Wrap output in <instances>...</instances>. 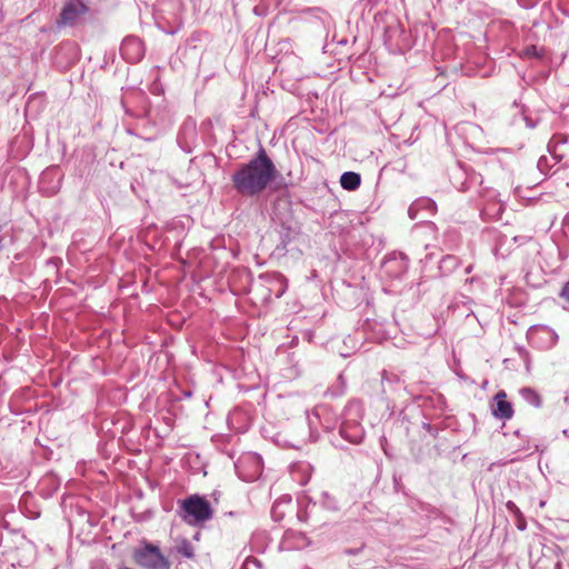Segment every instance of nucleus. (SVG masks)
<instances>
[{
  "instance_id": "nucleus-10",
  "label": "nucleus",
  "mask_w": 569,
  "mask_h": 569,
  "mask_svg": "<svg viewBox=\"0 0 569 569\" xmlns=\"http://www.w3.org/2000/svg\"><path fill=\"white\" fill-rule=\"evenodd\" d=\"M383 272L395 279L403 276L408 270V258L403 253H392L382 263Z\"/></svg>"
},
{
  "instance_id": "nucleus-26",
  "label": "nucleus",
  "mask_w": 569,
  "mask_h": 569,
  "mask_svg": "<svg viewBox=\"0 0 569 569\" xmlns=\"http://www.w3.org/2000/svg\"><path fill=\"white\" fill-rule=\"evenodd\" d=\"M527 53L528 54H531V53L535 54L536 53V48L531 47V48L527 49Z\"/></svg>"
},
{
  "instance_id": "nucleus-29",
  "label": "nucleus",
  "mask_w": 569,
  "mask_h": 569,
  "mask_svg": "<svg viewBox=\"0 0 569 569\" xmlns=\"http://www.w3.org/2000/svg\"><path fill=\"white\" fill-rule=\"evenodd\" d=\"M346 552H347V553H349V555H353V553H356L357 551H355V550H352V549H349V550H347Z\"/></svg>"
},
{
  "instance_id": "nucleus-28",
  "label": "nucleus",
  "mask_w": 569,
  "mask_h": 569,
  "mask_svg": "<svg viewBox=\"0 0 569 569\" xmlns=\"http://www.w3.org/2000/svg\"><path fill=\"white\" fill-rule=\"evenodd\" d=\"M279 506H280V503H277V505H274V506H273V508H272V512H273V513H276V511H277V509H278V507H279Z\"/></svg>"
},
{
  "instance_id": "nucleus-4",
  "label": "nucleus",
  "mask_w": 569,
  "mask_h": 569,
  "mask_svg": "<svg viewBox=\"0 0 569 569\" xmlns=\"http://www.w3.org/2000/svg\"><path fill=\"white\" fill-rule=\"evenodd\" d=\"M134 562L143 569H170V561L160 549L149 542H144L133 551Z\"/></svg>"
},
{
  "instance_id": "nucleus-25",
  "label": "nucleus",
  "mask_w": 569,
  "mask_h": 569,
  "mask_svg": "<svg viewBox=\"0 0 569 569\" xmlns=\"http://www.w3.org/2000/svg\"><path fill=\"white\" fill-rule=\"evenodd\" d=\"M321 423L327 430H331L335 428V423L330 422L329 420L321 421Z\"/></svg>"
},
{
  "instance_id": "nucleus-17",
  "label": "nucleus",
  "mask_w": 569,
  "mask_h": 569,
  "mask_svg": "<svg viewBox=\"0 0 569 569\" xmlns=\"http://www.w3.org/2000/svg\"><path fill=\"white\" fill-rule=\"evenodd\" d=\"M520 395L523 398L526 402L529 405L539 408L541 406V398L540 396L531 388H522L520 390Z\"/></svg>"
},
{
  "instance_id": "nucleus-12",
  "label": "nucleus",
  "mask_w": 569,
  "mask_h": 569,
  "mask_svg": "<svg viewBox=\"0 0 569 569\" xmlns=\"http://www.w3.org/2000/svg\"><path fill=\"white\" fill-rule=\"evenodd\" d=\"M506 398L505 391H499L493 398L492 413L501 420H508L513 416L512 406Z\"/></svg>"
},
{
  "instance_id": "nucleus-7",
  "label": "nucleus",
  "mask_w": 569,
  "mask_h": 569,
  "mask_svg": "<svg viewBox=\"0 0 569 569\" xmlns=\"http://www.w3.org/2000/svg\"><path fill=\"white\" fill-rule=\"evenodd\" d=\"M88 7L81 0H68L57 20L58 27H73L78 24L87 13Z\"/></svg>"
},
{
  "instance_id": "nucleus-16",
  "label": "nucleus",
  "mask_w": 569,
  "mask_h": 569,
  "mask_svg": "<svg viewBox=\"0 0 569 569\" xmlns=\"http://www.w3.org/2000/svg\"><path fill=\"white\" fill-rule=\"evenodd\" d=\"M174 550L178 555L191 559L194 557V548L187 539H180L176 542Z\"/></svg>"
},
{
  "instance_id": "nucleus-30",
  "label": "nucleus",
  "mask_w": 569,
  "mask_h": 569,
  "mask_svg": "<svg viewBox=\"0 0 569 569\" xmlns=\"http://www.w3.org/2000/svg\"><path fill=\"white\" fill-rule=\"evenodd\" d=\"M471 271V266H469L467 269H466V272L469 273Z\"/></svg>"
},
{
  "instance_id": "nucleus-27",
  "label": "nucleus",
  "mask_w": 569,
  "mask_h": 569,
  "mask_svg": "<svg viewBox=\"0 0 569 569\" xmlns=\"http://www.w3.org/2000/svg\"><path fill=\"white\" fill-rule=\"evenodd\" d=\"M526 122L529 128H535V123H532V121H529L528 118H526Z\"/></svg>"
},
{
  "instance_id": "nucleus-5",
  "label": "nucleus",
  "mask_w": 569,
  "mask_h": 569,
  "mask_svg": "<svg viewBox=\"0 0 569 569\" xmlns=\"http://www.w3.org/2000/svg\"><path fill=\"white\" fill-rule=\"evenodd\" d=\"M361 403L357 400L350 401L345 410V417L340 425V435L347 440L358 443L362 438V429L359 425L361 419Z\"/></svg>"
},
{
  "instance_id": "nucleus-2",
  "label": "nucleus",
  "mask_w": 569,
  "mask_h": 569,
  "mask_svg": "<svg viewBox=\"0 0 569 569\" xmlns=\"http://www.w3.org/2000/svg\"><path fill=\"white\" fill-rule=\"evenodd\" d=\"M183 3L181 0H159L157 3L156 22L167 34H174L181 27V13Z\"/></svg>"
},
{
  "instance_id": "nucleus-6",
  "label": "nucleus",
  "mask_w": 569,
  "mask_h": 569,
  "mask_svg": "<svg viewBox=\"0 0 569 569\" xmlns=\"http://www.w3.org/2000/svg\"><path fill=\"white\" fill-rule=\"evenodd\" d=\"M238 476L247 482L259 479L263 470L262 459L254 452H248L239 458L236 463Z\"/></svg>"
},
{
  "instance_id": "nucleus-3",
  "label": "nucleus",
  "mask_w": 569,
  "mask_h": 569,
  "mask_svg": "<svg viewBox=\"0 0 569 569\" xmlns=\"http://www.w3.org/2000/svg\"><path fill=\"white\" fill-rule=\"evenodd\" d=\"M212 516L210 502L201 496L192 495L180 502V517L189 525H202Z\"/></svg>"
},
{
  "instance_id": "nucleus-8",
  "label": "nucleus",
  "mask_w": 569,
  "mask_h": 569,
  "mask_svg": "<svg viewBox=\"0 0 569 569\" xmlns=\"http://www.w3.org/2000/svg\"><path fill=\"white\" fill-rule=\"evenodd\" d=\"M120 53L130 63L139 62L144 56L143 42L138 37L129 36L123 39Z\"/></svg>"
},
{
  "instance_id": "nucleus-9",
  "label": "nucleus",
  "mask_w": 569,
  "mask_h": 569,
  "mask_svg": "<svg viewBox=\"0 0 569 569\" xmlns=\"http://www.w3.org/2000/svg\"><path fill=\"white\" fill-rule=\"evenodd\" d=\"M531 340L540 349H551L558 342L556 331L547 326H536L530 329Z\"/></svg>"
},
{
  "instance_id": "nucleus-18",
  "label": "nucleus",
  "mask_w": 569,
  "mask_h": 569,
  "mask_svg": "<svg viewBox=\"0 0 569 569\" xmlns=\"http://www.w3.org/2000/svg\"><path fill=\"white\" fill-rule=\"evenodd\" d=\"M458 264H459V260L457 257L447 256V257L442 258V260L440 261L439 269L443 273H447V272H451L452 270H455L458 267Z\"/></svg>"
},
{
  "instance_id": "nucleus-21",
  "label": "nucleus",
  "mask_w": 569,
  "mask_h": 569,
  "mask_svg": "<svg viewBox=\"0 0 569 569\" xmlns=\"http://www.w3.org/2000/svg\"><path fill=\"white\" fill-rule=\"evenodd\" d=\"M190 131V132H194L196 130V122L193 120H187L184 123H183V131L187 132V131Z\"/></svg>"
},
{
  "instance_id": "nucleus-14",
  "label": "nucleus",
  "mask_w": 569,
  "mask_h": 569,
  "mask_svg": "<svg viewBox=\"0 0 569 569\" xmlns=\"http://www.w3.org/2000/svg\"><path fill=\"white\" fill-rule=\"evenodd\" d=\"M283 543L287 545V548L293 549H302L309 546V539L307 536L299 531L288 530L283 536Z\"/></svg>"
},
{
  "instance_id": "nucleus-13",
  "label": "nucleus",
  "mask_w": 569,
  "mask_h": 569,
  "mask_svg": "<svg viewBox=\"0 0 569 569\" xmlns=\"http://www.w3.org/2000/svg\"><path fill=\"white\" fill-rule=\"evenodd\" d=\"M268 283V290L273 293L276 298L282 297L287 290V279L279 272H272L263 276Z\"/></svg>"
},
{
  "instance_id": "nucleus-24",
  "label": "nucleus",
  "mask_w": 569,
  "mask_h": 569,
  "mask_svg": "<svg viewBox=\"0 0 569 569\" xmlns=\"http://www.w3.org/2000/svg\"><path fill=\"white\" fill-rule=\"evenodd\" d=\"M563 232L567 237H569V212L566 214L563 219Z\"/></svg>"
},
{
  "instance_id": "nucleus-23",
  "label": "nucleus",
  "mask_w": 569,
  "mask_h": 569,
  "mask_svg": "<svg viewBox=\"0 0 569 569\" xmlns=\"http://www.w3.org/2000/svg\"><path fill=\"white\" fill-rule=\"evenodd\" d=\"M517 528L521 531L526 529V520L523 515L517 518Z\"/></svg>"
},
{
  "instance_id": "nucleus-20",
  "label": "nucleus",
  "mask_w": 569,
  "mask_h": 569,
  "mask_svg": "<svg viewBox=\"0 0 569 569\" xmlns=\"http://www.w3.org/2000/svg\"><path fill=\"white\" fill-rule=\"evenodd\" d=\"M328 413V408L326 406H318L315 408L312 415L318 418L320 421L322 417Z\"/></svg>"
},
{
  "instance_id": "nucleus-22",
  "label": "nucleus",
  "mask_w": 569,
  "mask_h": 569,
  "mask_svg": "<svg viewBox=\"0 0 569 569\" xmlns=\"http://www.w3.org/2000/svg\"><path fill=\"white\" fill-rule=\"evenodd\" d=\"M561 298H563L567 302H569V281L563 286L561 292Z\"/></svg>"
},
{
  "instance_id": "nucleus-1",
  "label": "nucleus",
  "mask_w": 569,
  "mask_h": 569,
  "mask_svg": "<svg viewBox=\"0 0 569 569\" xmlns=\"http://www.w3.org/2000/svg\"><path fill=\"white\" fill-rule=\"evenodd\" d=\"M279 176L274 163L263 148L247 163L241 164L231 176L234 190L244 197L262 193Z\"/></svg>"
},
{
  "instance_id": "nucleus-15",
  "label": "nucleus",
  "mask_w": 569,
  "mask_h": 569,
  "mask_svg": "<svg viewBox=\"0 0 569 569\" xmlns=\"http://www.w3.org/2000/svg\"><path fill=\"white\" fill-rule=\"evenodd\" d=\"M361 183V177L357 172L347 171L343 172L340 178V184L345 190L353 191L358 189Z\"/></svg>"
},
{
  "instance_id": "nucleus-19",
  "label": "nucleus",
  "mask_w": 569,
  "mask_h": 569,
  "mask_svg": "<svg viewBox=\"0 0 569 569\" xmlns=\"http://www.w3.org/2000/svg\"><path fill=\"white\" fill-rule=\"evenodd\" d=\"M506 508L507 510L512 513L516 518L522 516V512L520 511V509L517 507V505L513 502V501H508L506 503Z\"/></svg>"
},
{
  "instance_id": "nucleus-11",
  "label": "nucleus",
  "mask_w": 569,
  "mask_h": 569,
  "mask_svg": "<svg viewBox=\"0 0 569 569\" xmlns=\"http://www.w3.org/2000/svg\"><path fill=\"white\" fill-rule=\"evenodd\" d=\"M437 209L436 202L430 198L417 199L408 209V214L411 219L426 220L428 217L435 214Z\"/></svg>"
}]
</instances>
